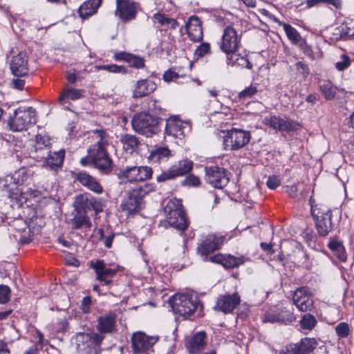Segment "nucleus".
Segmentation results:
<instances>
[{
    "label": "nucleus",
    "mask_w": 354,
    "mask_h": 354,
    "mask_svg": "<svg viewBox=\"0 0 354 354\" xmlns=\"http://www.w3.org/2000/svg\"><path fill=\"white\" fill-rule=\"evenodd\" d=\"M93 133L99 138L93 148L88 150V158L101 173L109 174L112 171V160L106 149L108 145L106 133L102 129H96Z\"/></svg>",
    "instance_id": "f257e3e1"
},
{
    "label": "nucleus",
    "mask_w": 354,
    "mask_h": 354,
    "mask_svg": "<svg viewBox=\"0 0 354 354\" xmlns=\"http://www.w3.org/2000/svg\"><path fill=\"white\" fill-rule=\"evenodd\" d=\"M239 43L240 39L235 29L231 26H227L225 28L220 44L221 49L226 54L231 55L230 57H227L229 60H231L233 62H237L239 65L250 69L252 68V65L249 60L244 57H239L235 60H233V57L234 56H237L234 53L239 49Z\"/></svg>",
    "instance_id": "f03ea898"
},
{
    "label": "nucleus",
    "mask_w": 354,
    "mask_h": 354,
    "mask_svg": "<svg viewBox=\"0 0 354 354\" xmlns=\"http://www.w3.org/2000/svg\"><path fill=\"white\" fill-rule=\"evenodd\" d=\"M161 119L145 112L136 114L131 120L133 129L146 137H151L160 131Z\"/></svg>",
    "instance_id": "7ed1b4c3"
},
{
    "label": "nucleus",
    "mask_w": 354,
    "mask_h": 354,
    "mask_svg": "<svg viewBox=\"0 0 354 354\" xmlns=\"http://www.w3.org/2000/svg\"><path fill=\"white\" fill-rule=\"evenodd\" d=\"M169 302L173 311L185 318L191 316L200 304L196 296L189 294H175Z\"/></svg>",
    "instance_id": "20e7f679"
},
{
    "label": "nucleus",
    "mask_w": 354,
    "mask_h": 354,
    "mask_svg": "<svg viewBox=\"0 0 354 354\" xmlns=\"http://www.w3.org/2000/svg\"><path fill=\"white\" fill-rule=\"evenodd\" d=\"M36 121L35 112L32 107L19 108L9 120L8 125L12 131H22L26 130L29 125L35 124Z\"/></svg>",
    "instance_id": "39448f33"
},
{
    "label": "nucleus",
    "mask_w": 354,
    "mask_h": 354,
    "mask_svg": "<svg viewBox=\"0 0 354 354\" xmlns=\"http://www.w3.org/2000/svg\"><path fill=\"white\" fill-rule=\"evenodd\" d=\"M249 131L239 129L227 131L223 138V145L226 150L235 151L244 147L250 140Z\"/></svg>",
    "instance_id": "423d86ee"
},
{
    "label": "nucleus",
    "mask_w": 354,
    "mask_h": 354,
    "mask_svg": "<svg viewBox=\"0 0 354 354\" xmlns=\"http://www.w3.org/2000/svg\"><path fill=\"white\" fill-rule=\"evenodd\" d=\"M152 190V186L149 184L130 190L128 198L122 204L124 209L128 210L129 214H134L140 208L142 198Z\"/></svg>",
    "instance_id": "0eeeda50"
},
{
    "label": "nucleus",
    "mask_w": 354,
    "mask_h": 354,
    "mask_svg": "<svg viewBox=\"0 0 354 354\" xmlns=\"http://www.w3.org/2000/svg\"><path fill=\"white\" fill-rule=\"evenodd\" d=\"M152 169L147 166L142 167H127L118 173L120 179L126 180L128 182L144 181L151 178Z\"/></svg>",
    "instance_id": "6e6552de"
},
{
    "label": "nucleus",
    "mask_w": 354,
    "mask_h": 354,
    "mask_svg": "<svg viewBox=\"0 0 354 354\" xmlns=\"http://www.w3.org/2000/svg\"><path fill=\"white\" fill-rule=\"evenodd\" d=\"M205 180L217 189H223L230 180L226 170L217 165L205 167Z\"/></svg>",
    "instance_id": "1a4fd4ad"
},
{
    "label": "nucleus",
    "mask_w": 354,
    "mask_h": 354,
    "mask_svg": "<svg viewBox=\"0 0 354 354\" xmlns=\"http://www.w3.org/2000/svg\"><path fill=\"white\" fill-rule=\"evenodd\" d=\"M193 168V162L188 160H180L178 164L173 165L167 171L159 175L156 180L158 182H165L183 176L189 173Z\"/></svg>",
    "instance_id": "9d476101"
},
{
    "label": "nucleus",
    "mask_w": 354,
    "mask_h": 354,
    "mask_svg": "<svg viewBox=\"0 0 354 354\" xmlns=\"http://www.w3.org/2000/svg\"><path fill=\"white\" fill-rule=\"evenodd\" d=\"M292 302L299 311L308 312L314 308V301L306 286L297 288L292 295Z\"/></svg>",
    "instance_id": "9b49d317"
},
{
    "label": "nucleus",
    "mask_w": 354,
    "mask_h": 354,
    "mask_svg": "<svg viewBox=\"0 0 354 354\" xmlns=\"http://www.w3.org/2000/svg\"><path fill=\"white\" fill-rule=\"evenodd\" d=\"M30 176V171L25 167H21L13 174L7 175L1 179L0 184L1 187L8 193L9 189H15V187H11L12 184L18 187L19 185L25 183Z\"/></svg>",
    "instance_id": "f8f14e48"
},
{
    "label": "nucleus",
    "mask_w": 354,
    "mask_h": 354,
    "mask_svg": "<svg viewBox=\"0 0 354 354\" xmlns=\"http://www.w3.org/2000/svg\"><path fill=\"white\" fill-rule=\"evenodd\" d=\"M158 340V337L156 336H149L141 331L134 333L131 336L133 353H143L149 350Z\"/></svg>",
    "instance_id": "ddd939ff"
},
{
    "label": "nucleus",
    "mask_w": 354,
    "mask_h": 354,
    "mask_svg": "<svg viewBox=\"0 0 354 354\" xmlns=\"http://www.w3.org/2000/svg\"><path fill=\"white\" fill-rule=\"evenodd\" d=\"M91 267L95 270L96 279L102 286L111 285L113 282L111 278L120 270L119 266L115 268H107L102 260H97L95 263L91 262Z\"/></svg>",
    "instance_id": "4468645a"
},
{
    "label": "nucleus",
    "mask_w": 354,
    "mask_h": 354,
    "mask_svg": "<svg viewBox=\"0 0 354 354\" xmlns=\"http://www.w3.org/2000/svg\"><path fill=\"white\" fill-rule=\"evenodd\" d=\"M224 236H217L214 234H208L198 246V252L204 258L207 259L208 254L219 250L223 244Z\"/></svg>",
    "instance_id": "2eb2a0df"
},
{
    "label": "nucleus",
    "mask_w": 354,
    "mask_h": 354,
    "mask_svg": "<svg viewBox=\"0 0 354 354\" xmlns=\"http://www.w3.org/2000/svg\"><path fill=\"white\" fill-rule=\"evenodd\" d=\"M115 15L123 22H128L136 18L137 6L134 2L129 0H116Z\"/></svg>",
    "instance_id": "dca6fc26"
},
{
    "label": "nucleus",
    "mask_w": 354,
    "mask_h": 354,
    "mask_svg": "<svg viewBox=\"0 0 354 354\" xmlns=\"http://www.w3.org/2000/svg\"><path fill=\"white\" fill-rule=\"evenodd\" d=\"M41 195L39 190L32 188H28L26 192H22L19 187H15V189H9L8 191V198L19 207L26 203L30 197L36 198Z\"/></svg>",
    "instance_id": "f3484780"
},
{
    "label": "nucleus",
    "mask_w": 354,
    "mask_h": 354,
    "mask_svg": "<svg viewBox=\"0 0 354 354\" xmlns=\"http://www.w3.org/2000/svg\"><path fill=\"white\" fill-rule=\"evenodd\" d=\"M104 339V336L103 335L95 332L90 333H79L75 335L77 348H80L81 346L88 348L100 347Z\"/></svg>",
    "instance_id": "a211bd4d"
},
{
    "label": "nucleus",
    "mask_w": 354,
    "mask_h": 354,
    "mask_svg": "<svg viewBox=\"0 0 354 354\" xmlns=\"http://www.w3.org/2000/svg\"><path fill=\"white\" fill-rule=\"evenodd\" d=\"M10 68L12 73L15 77H24L28 74V61L25 52H19L12 56L10 62Z\"/></svg>",
    "instance_id": "6ab92c4d"
},
{
    "label": "nucleus",
    "mask_w": 354,
    "mask_h": 354,
    "mask_svg": "<svg viewBox=\"0 0 354 354\" xmlns=\"http://www.w3.org/2000/svg\"><path fill=\"white\" fill-rule=\"evenodd\" d=\"M241 299L238 293L220 295L216 301V308L224 313L232 312L239 305Z\"/></svg>",
    "instance_id": "aec40b11"
},
{
    "label": "nucleus",
    "mask_w": 354,
    "mask_h": 354,
    "mask_svg": "<svg viewBox=\"0 0 354 354\" xmlns=\"http://www.w3.org/2000/svg\"><path fill=\"white\" fill-rule=\"evenodd\" d=\"M266 124L275 130L287 132L295 131L298 126V124L293 120L281 118L275 115L266 119Z\"/></svg>",
    "instance_id": "412c9836"
},
{
    "label": "nucleus",
    "mask_w": 354,
    "mask_h": 354,
    "mask_svg": "<svg viewBox=\"0 0 354 354\" xmlns=\"http://www.w3.org/2000/svg\"><path fill=\"white\" fill-rule=\"evenodd\" d=\"M167 218L178 221H187V216L183 205L178 202L169 201L165 207Z\"/></svg>",
    "instance_id": "4be33fe9"
},
{
    "label": "nucleus",
    "mask_w": 354,
    "mask_h": 354,
    "mask_svg": "<svg viewBox=\"0 0 354 354\" xmlns=\"http://www.w3.org/2000/svg\"><path fill=\"white\" fill-rule=\"evenodd\" d=\"M186 32L191 40L195 42L203 39V29L200 19L192 15L189 17L185 25Z\"/></svg>",
    "instance_id": "5701e85b"
},
{
    "label": "nucleus",
    "mask_w": 354,
    "mask_h": 354,
    "mask_svg": "<svg viewBox=\"0 0 354 354\" xmlns=\"http://www.w3.org/2000/svg\"><path fill=\"white\" fill-rule=\"evenodd\" d=\"M75 179L84 187L89 190L101 194L103 192V187L100 183L92 176L85 171H81L77 174Z\"/></svg>",
    "instance_id": "b1692460"
},
{
    "label": "nucleus",
    "mask_w": 354,
    "mask_h": 354,
    "mask_svg": "<svg viewBox=\"0 0 354 354\" xmlns=\"http://www.w3.org/2000/svg\"><path fill=\"white\" fill-rule=\"evenodd\" d=\"M115 315L113 313L100 316L97 319V329L99 334L111 333L115 330Z\"/></svg>",
    "instance_id": "393cba45"
},
{
    "label": "nucleus",
    "mask_w": 354,
    "mask_h": 354,
    "mask_svg": "<svg viewBox=\"0 0 354 354\" xmlns=\"http://www.w3.org/2000/svg\"><path fill=\"white\" fill-rule=\"evenodd\" d=\"M16 230L20 233L19 240L22 243H28L39 229L36 227L35 223H18Z\"/></svg>",
    "instance_id": "a878e982"
},
{
    "label": "nucleus",
    "mask_w": 354,
    "mask_h": 354,
    "mask_svg": "<svg viewBox=\"0 0 354 354\" xmlns=\"http://www.w3.org/2000/svg\"><path fill=\"white\" fill-rule=\"evenodd\" d=\"M156 88V84L149 80H141L136 82L134 90L133 91V97L138 98L145 97Z\"/></svg>",
    "instance_id": "bb28decb"
},
{
    "label": "nucleus",
    "mask_w": 354,
    "mask_h": 354,
    "mask_svg": "<svg viewBox=\"0 0 354 354\" xmlns=\"http://www.w3.org/2000/svg\"><path fill=\"white\" fill-rule=\"evenodd\" d=\"M165 133L174 138H180L183 134V122L176 117L167 119L165 124Z\"/></svg>",
    "instance_id": "cd10ccee"
},
{
    "label": "nucleus",
    "mask_w": 354,
    "mask_h": 354,
    "mask_svg": "<svg viewBox=\"0 0 354 354\" xmlns=\"http://www.w3.org/2000/svg\"><path fill=\"white\" fill-rule=\"evenodd\" d=\"M102 3V0H88L85 1L78 9L80 17L85 19L95 14Z\"/></svg>",
    "instance_id": "c85d7f7f"
},
{
    "label": "nucleus",
    "mask_w": 354,
    "mask_h": 354,
    "mask_svg": "<svg viewBox=\"0 0 354 354\" xmlns=\"http://www.w3.org/2000/svg\"><path fill=\"white\" fill-rule=\"evenodd\" d=\"M206 335L205 332L196 333L188 342L187 348L189 353L194 354L201 351L205 346Z\"/></svg>",
    "instance_id": "c756f323"
},
{
    "label": "nucleus",
    "mask_w": 354,
    "mask_h": 354,
    "mask_svg": "<svg viewBox=\"0 0 354 354\" xmlns=\"http://www.w3.org/2000/svg\"><path fill=\"white\" fill-rule=\"evenodd\" d=\"M64 157V151L54 152L53 154H50L49 151H46L44 155L40 157L41 158H45V163L50 169H55L60 167L62 165L63 160Z\"/></svg>",
    "instance_id": "7c9ffc66"
},
{
    "label": "nucleus",
    "mask_w": 354,
    "mask_h": 354,
    "mask_svg": "<svg viewBox=\"0 0 354 354\" xmlns=\"http://www.w3.org/2000/svg\"><path fill=\"white\" fill-rule=\"evenodd\" d=\"M311 214L315 221H327L331 220V212L324 205L312 206Z\"/></svg>",
    "instance_id": "2f4dec72"
},
{
    "label": "nucleus",
    "mask_w": 354,
    "mask_h": 354,
    "mask_svg": "<svg viewBox=\"0 0 354 354\" xmlns=\"http://www.w3.org/2000/svg\"><path fill=\"white\" fill-rule=\"evenodd\" d=\"M120 140L122 144L123 149L129 153L136 151L140 145L138 138L131 134L122 135Z\"/></svg>",
    "instance_id": "473e14b6"
},
{
    "label": "nucleus",
    "mask_w": 354,
    "mask_h": 354,
    "mask_svg": "<svg viewBox=\"0 0 354 354\" xmlns=\"http://www.w3.org/2000/svg\"><path fill=\"white\" fill-rule=\"evenodd\" d=\"M170 156V150L166 147H160L152 150L148 158L150 161L159 163Z\"/></svg>",
    "instance_id": "72a5a7b5"
},
{
    "label": "nucleus",
    "mask_w": 354,
    "mask_h": 354,
    "mask_svg": "<svg viewBox=\"0 0 354 354\" xmlns=\"http://www.w3.org/2000/svg\"><path fill=\"white\" fill-rule=\"evenodd\" d=\"M319 91L327 100H333L336 95V88L328 80L319 82Z\"/></svg>",
    "instance_id": "f704fd0d"
},
{
    "label": "nucleus",
    "mask_w": 354,
    "mask_h": 354,
    "mask_svg": "<svg viewBox=\"0 0 354 354\" xmlns=\"http://www.w3.org/2000/svg\"><path fill=\"white\" fill-rule=\"evenodd\" d=\"M300 353L301 354L310 353L317 346V342L315 338H304L299 343Z\"/></svg>",
    "instance_id": "c9c22d12"
},
{
    "label": "nucleus",
    "mask_w": 354,
    "mask_h": 354,
    "mask_svg": "<svg viewBox=\"0 0 354 354\" xmlns=\"http://www.w3.org/2000/svg\"><path fill=\"white\" fill-rule=\"evenodd\" d=\"M84 90L76 88H68L65 90L59 96V101L63 103L66 99L70 98L72 100H76L81 98L83 95Z\"/></svg>",
    "instance_id": "e433bc0d"
},
{
    "label": "nucleus",
    "mask_w": 354,
    "mask_h": 354,
    "mask_svg": "<svg viewBox=\"0 0 354 354\" xmlns=\"http://www.w3.org/2000/svg\"><path fill=\"white\" fill-rule=\"evenodd\" d=\"M328 247L335 253L336 256L340 261H346V256L344 248L341 242L337 240H331L328 243Z\"/></svg>",
    "instance_id": "4c0bfd02"
},
{
    "label": "nucleus",
    "mask_w": 354,
    "mask_h": 354,
    "mask_svg": "<svg viewBox=\"0 0 354 354\" xmlns=\"http://www.w3.org/2000/svg\"><path fill=\"white\" fill-rule=\"evenodd\" d=\"M317 321L315 317L311 314L306 313L299 322L300 326L304 330H311L317 325Z\"/></svg>",
    "instance_id": "58836bf2"
},
{
    "label": "nucleus",
    "mask_w": 354,
    "mask_h": 354,
    "mask_svg": "<svg viewBox=\"0 0 354 354\" xmlns=\"http://www.w3.org/2000/svg\"><path fill=\"white\" fill-rule=\"evenodd\" d=\"M35 151L44 150V153L48 151V147L50 145V140L46 135L38 134L35 138Z\"/></svg>",
    "instance_id": "ea45409f"
},
{
    "label": "nucleus",
    "mask_w": 354,
    "mask_h": 354,
    "mask_svg": "<svg viewBox=\"0 0 354 354\" xmlns=\"http://www.w3.org/2000/svg\"><path fill=\"white\" fill-rule=\"evenodd\" d=\"M283 28L286 32L288 39L294 44H297L301 39V36L295 28L292 27L290 24L283 23Z\"/></svg>",
    "instance_id": "a19ab883"
},
{
    "label": "nucleus",
    "mask_w": 354,
    "mask_h": 354,
    "mask_svg": "<svg viewBox=\"0 0 354 354\" xmlns=\"http://www.w3.org/2000/svg\"><path fill=\"white\" fill-rule=\"evenodd\" d=\"M244 263L243 257H236L232 255H225L223 266L232 268L238 267Z\"/></svg>",
    "instance_id": "79ce46f5"
},
{
    "label": "nucleus",
    "mask_w": 354,
    "mask_h": 354,
    "mask_svg": "<svg viewBox=\"0 0 354 354\" xmlns=\"http://www.w3.org/2000/svg\"><path fill=\"white\" fill-rule=\"evenodd\" d=\"M343 35L350 37H354V19H348L339 26Z\"/></svg>",
    "instance_id": "37998d69"
},
{
    "label": "nucleus",
    "mask_w": 354,
    "mask_h": 354,
    "mask_svg": "<svg viewBox=\"0 0 354 354\" xmlns=\"http://www.w3.org/2000/svg\"><path fill=\"white\" fill-rule=\"evenodd\" d=\"M257 93V88L254 85H250L239 93L238 97L241 101H245Z\"/></svg>",
    "instance_id": "c03bdc74"
},
{
    "label": "nucleus",
    "mask_w": 354,
    "mask_h": 354,
    "mask_svg": "<svg viewBox=\"0 0 354 354\" xmlns=\"http://www.w3.org/2000/svg\"><path fill=\"white\" fill-rule=\"evenodd\" d=\"M335 332L339 338H346L349 335L350 327L346 322H340L335 326Z\"/></svg>",
    "instance_id": "a18cd8bd"
},
{
    "label": "nucleus",
    "mask_w": 354,
    "mask_h": 354,
    "mask_svg": "<svg viewBox=\"0 0 354 354\" xmlns=\"http://www.w3.org/2000/svg\"><path fill=\"white\" fill-rule=\"evenodd\" d=\"M127 63L130 66L136 68H142L145 66V59L140 57L136 56L132 54L129 55L127 59Z\"/></svg>",
    "instance_id": "49530a36"
},
{
    "label": "nucleus",
    "mask_w": 354,
    "mask_h": 354,
    "mask_svg": "<svg viewBox=\"0 0 354 354\" xmlns=\"http://www.w3.org/2000/svg\"><path fill=\"white\" fill-rule=\"evenodd\" d=\"M98 69L107 71L110 73H126L127 71L125 68L122 66H118L116 64H110V65H102L97 66Z\"/></svg>",
    "instance_id": "de8ad7c7"
},
{
    "label": "nucleus",
    "mask_w": 354,
    "mask_h": 354,
    "mask_svg": "<svg viewBox=\"0 0 354 354\" xmlns=\"http://www.w3.org/2000/svg\"><path fill=\"white\" fill-rule=\"evenodd\" d=\"M279 317L280 318H284V320H281V323L284 324L292 322L296 319L293 311L289 310L286 308L281 310V312H279Z\"/></svg>",
    "instance_id": "09e8293b"
},
{
    "label": "nucleus",
    "mask_w": 354,
    "mask_h": 354,
    "mask_svg": "<svg viewBox=\"0 0 354 354\" xmlns=\"http://www.w3.org/2000/svg\"><path fill=\"white\" fill-rule=\"evenodd\" d=\"M281 320H284V318H280L279 313L269 311L263 315V322L276 323L281 322Z\"/></svg>",
    "instance_id": "8fccbe9b"
},
{
    "label": "nucleus",
    "mask_w": 354,
    "mask_h": 354,
    "mask_svg": "<svg viewBox=\"0 0 354 354\" xmlns=\"http://www.w3.org/2000/svg\"><path fill=\"white\" fill-rule=\"evenodd\" d=\"M316 227L319 235L326 236L333 229V223H316Z\"/></svg>",
    "instance_id": "3c124183"
},
{
    "label": "nucleus",
    "mask_w": 354,
    "mask_h": 354,
    "mask_svg": "<svg viewBox=\"0 0 354 354\" xmlns=\"http://www.w3.org/2000/svg\"><path fill=\"white\" fill-rule=\"evenodd\" d=\"M10 288L6 285H0V304H6L10 300Z\"/></svg>",
    "instance_id": "603ef678"
},
{
    "label": "nucleus",
    "mask_w": 354,
    "mask_h": 354,
    "mask_svg": "<svg viewBox=\"0 0 354 354\" xmlns=\"http://www.w3.org/2000/svg\"><path fill=\"white\" fill-rule=\"evenodd\" d=\"M163 226L165 228L173 227L177 230L184 231L187 229L189 223H160L159 227Z\"/></svg>",
    "instance_id": "864d4df0"
},
{
    "label": "nucleus",
    "mask_w": 354,
    "mask_h": 354,
    "mask_svg": "<svg viewBox=\"0 0 354 354\" xmlns=\"http://www.w3.org/2000/svg\"><path fill=\"white\" fill-rule=\"evenodd\" d=\"M210 46L209 44L203 42L195 50L194 55L198 57H202L205 55L209 53Z\"/></svg>",
    "instance_id": "5fc2aeb1"
},
{
    "label": "nucleus",
    "mask_w": 354,
    "mask_h": 354,
    "mask_svg": "<svg viewBox=\"0 0 354 354\" xmlns=\"http://www.w3.org/2000/svg\"><path fill=\"white\" fill-rule=\"evenodd\" d=\"M279 354H301L298 343L290 344L280 351Z\"/></svg>",
    "instance_id": "6e6d98bb"
},
{
    "label": "nucleus",
    "mask_w": 354,
    "mask_h": 354,
    "mask_svg": "<svg viewBox=\"0 0 354 354\" xmlns=\"http://www.w3.org/2000/svg\"><path fill=\"white\" fill-rule=\"evenodd\" d=\"M200 183H201L200 179L197 176L192 175V174L187 176L182 182V185L183 186H188V187H191V186L196 187V186H198L200 185Z\"/></svg>",
    "instance_id": "4d7b16f0"
},
{
    "label": "nucleus",
    "mask_w": 354,
    "mask_h": 354,
    "mask_svg": "<svg viewBox=\"0 0 354 354\" xmlns=\"http://www.w3.org/2000/svg\"><path fill=\"white\" fill-rule=\"evenodd\" d=\"M268 187L270 189H274L281 185L279 176L276 175L270 176L266 182Z\"/></svg>",
    "instance_id": "13d9d810"
},
{
    "label": "nucleus",
    "mask_w": 354,
    "mask_h": 354,
    "mask_svg": "<svg viewBox=\"0 0 354 354\" xmlns=\"http://www.w3.org/2000/svg\"><path fill=\"white\" fill-rule=\"evenodd\" d=\"M350 64V58L346 55H342L341 57V60L336 63L335 66L338 71H343L348 67Z\"/></svg>",
    "instance_id": "bf43d9fd"
},
{
    "label": "nucleus",
    "mask_w": 354,
    "mask_h": 354,
    "mask_svg": "<svg viewBox=\"0 0 354 354\" xmlns=\"http://www.w3.org/2000/svg\"><path fill=\"white\" fill-rule=\"evenodd\" d=\"M296 70L304 78H306L309 73V68L306 64L302 62H298L296 64Z\"/></svg>",
    "instance_id": "052dcab7"
},
{
    "label": "nucleus",
    "mask_w": 354,
    "mask_h": 354,
    "mask_svg": "<svg viewBox=\"0 0 354 354\" xmlns=\"http://www.w3.org/2000/svg\"><path fill=\"white\" fill-rule=\"evenodd\" d=\"M21 77H16L15 78H13L10 85L12 88L17 89V90H23L25 85V82L24 80L20 78Z\"/></svg>",
    "instance_id": "680f3d73"
},
{
    "label": "nucleus",
    "mask_w": 354,
    "mask_h": 354,
    "mask_svg": "<svg viewBox=\"0 0 354 354\" xmlns=\"http://www.w3.org/2000/svg\"><path fill=\"white\" fill-rule=\"evenodd\" d=\"M178 77V75L176 72L171 70H168L164 73L163 80L165 82H169L177 80Z\"/></svg>",
    "instance_id": "e2e57ef3"
},
{
    "label": "nucleus",
    "mask_w": 354,
    "mask_h": 354,
    "mask_svg": "<svg viewBox=\"0 0 354 354\" xmlns=\"http://www.w3.org/2000/svg\"><path fill=\"white\" fill-rule=\"evenodd\" d=\"M153 17L154 19L157 21L158 24H160L162 26H165L167 19H169V17L166 15L160 12L155 13Z\"/></svg>",
    "instance_id": "0e129e2a"
},
{
    "label": "nucleus",
    "mask_w": 354,
    "mask_h": 354,
    "mask_svg": "<svg viewBox=\"0 0 354 354\" xmlns=\"http://www.w3.org/2000/svg\"><path fill=\"white\" fill-rule=\"evenodd\" d=\"M91 304V299L90 297H85L82 301V310L84 313H87L89 312L90 306Z\"/></svg>",
    "instance_id": "69168bd1"
},
{
    "label": "nucleus",
    "mask_w": 354,
    "mask_h": 354,
    "mask_svg": "<svg viewBox=\"0 0 354 354\" xmlns=\"http://www.w3.org/2000/svg\"><path fill=\"white\" fill-rule=\"evenodd\" d=\"M158 102L152 100L149 102V109L153 111L155 114H159L161 111V107L158 104Z\"/></svg>",
    "instance_id": "338daca9"
},
{
    "label": "nucleus",
    "mask_w": 354,
    "mask_h": 354,
    "mask_svg": "<svg viewBox=\"0 0 354 354\" xmlns=\"http://www.w3.org/2000/svg\"><path fill=\"white\" fill-rule=\"evenodd\" d=\"M224 258H225V255L221 254H216L215 255L211 256L209 258V260L211 262H214V263H221V264H222L223 266Z\"/></svg>",
    "instance_id": "774afa93"
}]
</instances>
